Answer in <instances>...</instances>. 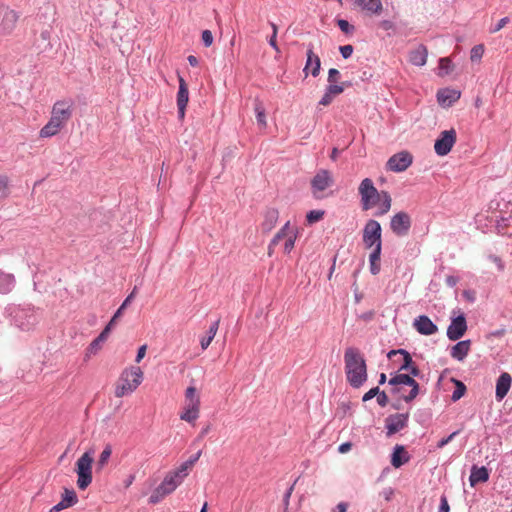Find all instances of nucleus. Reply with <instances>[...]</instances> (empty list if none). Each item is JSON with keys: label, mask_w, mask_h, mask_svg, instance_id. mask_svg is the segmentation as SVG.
I'll list each match as a JSON object with an SVG mask.
<instances>
[{"label": "nucleus", "mask_w": 512, "mask_h": 512, "mask_svg": "<svg viewBox=\"0 0 512 512\" xmlns=\"http://www.w3.org/2000/svg\"><path fill=\"white\" fill-rule=\"evenodd\" d=\"M460 98V93L455 90L442 89L437 92V100L441 105L450 106Z\"/></svg>", "instance_id": "nucleus-28"}, {"label": "nucleus", "mask_w": 512, "mask_h": 512, "mask_svg": "<svg viewBox=\"0 0 512 512\" xmlns=\"http://www.w3.org/2000/svg\"><path fill=\"white\" fill-rule=\"evenodd\" d=\"M457 134L455 129L444 130L440 133L434 144L435 153L438 156L447 155L456 143Z\"/></svg>", "instance_id": "nucleus-9"}, {"label": "nucleus", "mask_w": 512, "mask_h": 512, "mask_svg": "<svg viewBox=\"0 0 512 512\" xmlns=\"http://www.w3.org/2000/svg\"><path fill=\"white\" fill-rule=\"evenodd\" d=\"M414 383H416V381L414 380V378L408 374H397L395 376H393L390 380H389V384L392 385V386H398V385H407V386H411L413 385ZM393 393H399L400 392V389L395 387L393 390H392Z\"/></svg>", "instance_id": "nucleus-33"}, {"label": "nucleus", "mask_w": 512, "mask_h": 512, "mask_svg": "<svg viewBox=\"0 0 512 512\" xmlns=\"http://www.w3.org/2000/svg\"><path fill=\"white\" fill-rule=\"evenodd\" d=\"M459 430L457 431H454L453 433H451L449 436H447L446 438H443L441 439L438 443H437V448L441 449L443 448L444 446H446L448 443H450L458 434H459Z\"/></svg>", "instance_id": "nucleus-51"}, {"label": "nucleus", "mask_w": 512, "mask_h": 512, "mask_svg": "<svg viewBox=\"0 0 512 512\" xmlns=\"http://www.w3.org/2000/svg\"><path fill=\"white\" fill-rule=\"evenodd\" d=\"M455 390L453 391L451 395L452 401H458L460 398H462L466 392V386L458 380H455Z\"/></svg>", "instance_id": "nucleus-42"}, {"label": "nucleus", "mask_w": 512, "mask_h": 512, "mask_svg": "<svg viewBox=\"0 0 512 512\" xmlns=\"http://www.w3.org/2000/svg\"><path fill=\"white\" fill-rule=\"evenodd\" d=\"M332 183L333 180L328 170L322 169L318 171L311 181L314 195L318 197L316 193L324 191L326 188L330 187Z\"/></svg>", "instance_id": "nucleus-15"}, {"label": "nucleus", "mask_w": 512, "mask_h": 512, "mask_svg": "<svg viewBox=\"0 0 512 512\" xmlns=\"http://www.w3.org/2000/svg\"><path fill=\"white\" fill-rule=\"evenodd\" d=\"M15 287V277L13 274L0 270V293L8 294Z\"/></svg>", "instance_id": "nucleus-30"}, {"label": "nucleus", "mask_w": 512, "mask_h": 512, "mask_svg": "<svg viewBox=\"0 0 512 512\" xmlns=\"http://www.w3.org/2000/svg\"><path fill=\"white\" fill-rule=\"evenodd\" d=\"M471 347L470 340H463L457 342L454 346H452L450 355L452 358L458 361H463L468 355Z\"/></svg>", "instance_id": "nucleus-25"}, {"label": "nucleus", "mask_w": 512, "mask_h": 512, "mask_svg": "<svg viewBox=\"0 0 512 512\" xmlns=\"http://www.w3.org/2000/svg\"><path fill=\"white\" fill-rule=\"evenodd\" d=\"M189 471H182V464L174 471L169 472L163 481H168L167 486L170 490L174 491L184 480L186 476H188Z\"/></svg>", "instance_id": "nucleus-22"}, {"label": "nucleus", "mask_w": 512, "mask_h": 512, "mask_svg": "<svg viewBox=\"0 0 512 512\" xmlns=\"http://www.w3.org/2000/svg\"><path fill=\"white\" fill-rule=\"evenodd\" d=\"M394 494V490L390 487L388 488H385L381 493L380 495L386 500V501H391L392 499V496Z\"/></svg>", "instance_id": "nucleus-61"}, {"label": "nucleus", "mask_w": 512, "mask_h": 512, "mask_svg": "<svg viewBox=\"0 0 512 512\" xmlns=\"http://www.w3.org/2000/svg\"><path fill=\"white\" fill-rule=\"evenodd\" d=\"M189 101V91L185 80L179 76V89L177 93V107L178 116L183 119L185 116V109Z\"/></svg>", "instance_id": "nucleus-17"}, {"label": "nucleus", "mask_w": 512, "mask_h": 512, "mask_svg": "<svg viewBox=\"0 0 512 512\" xmlns=\"http://www.w3.org/2000/svg\"><path fill=\"white\" fill-rule=\"evenodd\" d=\"M256 119L259 125L265 127L266 126V116L265 110L261 103H256L255 105Z\"/></svg>", "instance_id": "nucleus-43"}, {"label": "nucleus", "mask_w": 512, "mask_h": 512, "mask_svg": "<svg viewBox=\"0 0 512 512\" xmlns=\"http://www.w3.org/2000/svg\"><path fill=\"white\" fill-rule=\"evenodd\" d=\"M489 479L488 469L484 466L478 467L473 465L471 467V473L469 476V483L472 487H475L478 483L487 482Z\"/></svg>", "instance_id": "nucleus-23"}, {"label": "nucleus", "mask_w": 512, "mask_h": 512, "mask_svg": "<svg viewBox=\"0 0 512 512\" xmlns=\"http://www.w3.org/2000/svg\"><path fill=\"white\" fill-rule=\"evenodd\" d=\"M63 127L50 118L48 123L40 130V136L43 138L56 135Z\"/></svg>", "instance_id": "nucleus-38"}, {"label": "nucleus", "mask_w": 512, "mask_h": 512, "mask_svg": "<svg viewBox=\"0 0 512 512\" xmlns=\"http://www.w3.org/2000/svg\"><path fill=\"white\" fill-rule=\"evenodd\" d=\"M450 507L445 495H442L440 498L439 512H449Z\"/></svg>", "instance_id": "nucleus-59"}, {"label": "nucleus", "mask_w": 512, "mask_h": 512, "mask_svg": "<svg viewBox=\"0 0 512 512\" xmlns=\"http://www.w3.org/2000/svg\"><path fill=\"white\" fill-rule=\"evenodd\" d=\"M379 387H373L368 392H366L363 397L362 401L366 402L371 400L372 398L376 397L377 394H379Z\"/></svg>", "instance_id": "nucleus-56"}, {"label": "nucleus", "mask_w": 512, "mask_h": 512, "mask_svg": "<svg viewBox=\"0 0 512 512\" xmlns=\"http://www.w3.org/2000/svg\"><path fill=\"white\" fill-rule=\"evenodd\" d=\"M412 155L402 151L391 156L387 161V169L393 172H403L412 164Z\"/></svg>", "instance_id": "nucleus-12"}, {"label": "nucleus", "mask_w": 512, "mask_h": 512, "mask_svg": "<svg viewBox=\"0 0 512 512\" xmlns=\"http://www.w3.org/2000/svg\"><path fill=\"white\" fill-rule=\"evenodd\" d=\"M361 197V207L364 211L370 210L379 205L375 216H383L391 209L392 198L387 191H378L370 178L361 181L358 188Z\"/></svg>", "instance_id": "nucleus-1"}, {"label": "nucleus", "mask_w": 512, "mask_h": 512, "mask_svg": "<svg viewBox=\"0 0 512 512\" xmlns=\"http://www.w3.org/2000/svg\"><path fill=\"white\" fill-rule=\"evenodd\" d=\"M344 363L348 383L353 388H360L367 380L366 361L360 350L348 347L344 353Z\"/></svg>", "instance_id": "nucleus-2"}, {"label": "nucleus", "mask_w": 512, "mask_h": 512, "mask_svg": "<svg viewBox=\"0 0 512 512\" xmlns=\"http://www.w3.org/2000/svg\"><path fill=\"white\" fill-rule=\"evenodd\" d=\"M510 22L509 17H504L498 21V23L490 28L491 33H496L500 31L506 24Z\"/></svg>", "instance_id": "nucleus-53"}, {"label": "nucleus", "mask_w": 512, "mask_h": 512, "mask_svg": "<svg viewBox=\"0 0 512 512\" xmlns=\"http://www.w3.org/2000/svg\"><path fill=\"white\" fill-rule=\"evenodd\" d=\"M291 233H295L294 231H292L290 229V222L287 221L285 223V225L275 234V236L273 237V239L271 240L270 244H269V255L272 254V251H273V248L283 239V238H288V236L291 234Z\"/></svg>", "instance_id": "nucleus-34"}, {"label": "nucleus", "mask_w": 512, "mask_h": 512, "mask_svg": "<svg viewBox=\"0 0 512 512\" xmlns=\"http://www.w3.org/2000/svg\"><path fill=\"white\" fill-rule=\"evenodd\" d=\"M112 328H113L112 323H108L106 325V327L98 335V337L95 338L90 343V345L87 349V352H86V357H90L91 355L96 354L100 350L102 343H104L107 340Z\"/></svg>", "instance_id": "nucleus-20"}, {"label": "nucleus", "mask_w": 512, "mask_h": 512, "mask_svg": "<svg viewBox=\"0 0 512 512\" xmlns=\"http://www.w3.org/2000/svg\"><path fill=\"white\" fill-rule=\"evenodd\" d=\"M63 127L50 118L48 123L40 130V136L43 138L56 135Z\"/></svg>", "instance_id": "nucleus-39"}, {"label": "nucleus", "mask_w": 512, "mask_h": 512, "mask_svg": "<svg viewBox=\"0 0 512 512\" xmlns=\"http://www.w3.org/2000/svg\"><path fill=\"white\" fill-rule=\"evenodd\" d=\"M202 451L199 450L196 454L192 455L187 461L182 463V471H189L192 466L199 460Z\"/></svg>", "instance_id": "nucleus-45"}, {"label": "nucleus", "mask_w": 512, "mask_h": 512, "mask_svg": "<svg viewBox=\"0 0 512 512\" xmlns=\"http://www.w3.org/2000/svg\"><path fill=\"white\" fill-rule=\"evenodd\" d=\"M410 460V456L408 455L405 447L402 445H396L393 449L391 455V465L394 468H400L402 465L407 463Z\"/></svg>", "instance_id": "nucleus-24"}, {"label": "nucleus", "mask_w": 512, "mask_h": 512, "mask_svg": "<svg viewBox=\"0 0 512 512\" xmlns=\"http://www.w3.org/2000/svg\"><path fill=\"white\" fill-rule=\"evenodd\" d=\"M348 508V504L345 502H340L337 504L335 512H346Z\"/></svg>", "instance_id": "nucleus-64"}, {"label": "nucleus", "mask_w": 512, "mask_h": 512, "mask_svg": "<svg viewBox=\"0 0 512 512\" xmlns=\"http://www.w3.org/2000/svg\"><path fill=\"white\" fill-rule=\"evenodd\" d=\"M467 331V321L464 314L451 319V323L447 328V337L451 341L459 340Z\"/></svg>", "instance_id": "nucleus-14"}, {"label": "nucleus", "mask_w": 512, "mask_h": 512, "mask_svg": "<svg viewBox=\"0 0 512 512\" xmlns=\"http://www.w3.org/2000/svg\"><path fill=\"white\" fill-rule=\"evenodd\" d=\"M112 454V448L110 445H106L103 451L101 452L99 459L97 461V466L99 468L104 467L107 463Z\"/></svg>", "instance_id": "nucleus-41"}, {"label": "nucleus", "mask_w": 512, "mask_h": 512, "mask_svg": "<svg viewBox=\"0 0 512 512\" xmlns=\"http://www.w3.org/2000/svg\"><path fill=\"white\" fill-rule=\"evenodd\" d=\"M411 390L408 395L404 396V400L406 402H410L413 399H415L419 393V384L416 382L413 385L410 386Z\"/></svg>", "instance_id": "nucleus-50"}, {"label": "nucleus", "mask_w": 512, "mask_h": 512, "mask_svg": "<svg viewBox=\"0 0 512 512\" xmlns=\"http://www.w3.org/2000/svg\"><path fill=\"white\" fill-rule=\"evenodd\" d=\"M439 68L448 74L451 71V60L449 58H441L439 60Z\"/></svg>", "instance_id": "nucleus-52"}, {"label": "nucleus", "mask_w": 512, "mask_h": 512, "mask_svg": "<svg viewBox=\"0 0 512 512\" xmlns=\"http://www.w3.org/2000/svg\"><path fill=\"white\" fill-rule=\"evenodd\" d=\"M168 481H162V483L152 492L149 497L150 504H157L160 502L166 495L172 493L173 491L167 486Z\"/></svg>", "instance_id": "nucleus-32"}, {"label": "nucleus", "mask_w": 512, "mask_h": 512, "mask_svg": "<svg viewBox=\"0 0 512 512\" xmlns=\"http://www.w3.org/2000/svg\"><path fill=\"white\" fill-rule=\"evenodd\" d=\"M219 323H220V320H216L214 321L208 331H207V336L203 337L201 340H200V344H201V348L203 350L207 349L209 347V345L211 344L212 340L214 339L217 331H218V328H219Z\"/></svg>", "instance_id": "nucleus-36"}, {"label": "nucleus", "mask_w": 512, "mask_h": 512, "mask_svg": "<svg viewBox=\"0 0 512 512\" xmlns=\"http://www.w3.org/2000/svg\"><path fill=\"white\" fill-rule=\"evenodd\" d=\"M413 326L418 333L425 336L433 335L438 331L437 325H435L426 315H420L415 318Z\"/></svg>", "instance_id": "nucleus-16"}, {"label": "nucleus", "mask_w": 512, "mask_h": 512, "mask_svg": "<svg viewBox=\"0 0 512 512\" xmlns=\"http://www.w3.org/2000/svg\"><path fill=\"white\" fill-rule=\"evenodd\" d=\"M351 84L350 82H341L339 84H328L326 87V90L332 95V96H338L341 93L344 92L346 87H349Z\"/></svg>", "instance_id": "nucleus-40"}, {"label": "nucleus", "mask_w": 512, "mask_h": 512, "mask_svg": "<svg viewBox=\"0 0 512 512\" xmlns=\"http://www.w3.org/2000/svg\"><path fill=\"white\" fill-rule=\"evenodd\" d=\"M295 240H296V233H291L288 238H286L285 240V243H284V252L285 253H290L292 251V249L294 248V245H295Z\"/></svg>", "instance_id": "nucleus-49"}, {"label": "nucleus", "mask_w": 512, "mask_h": 512, "mask_svg": "<svg viewBox=\"0 0 512 512\" xmlns=\"http://www.w3.org/2000/svg\"><path fill=\"white\" fill-rule=\"evenodd\" d=\"M334 99V96H332L326 89L322 96V98L319 101V105L322 106H328Z\"/></svg>", "instance_id": "nucleus-58"}, {"label": "nucleus", "mask_w": 512, "mask_h": 512, "mask_svg": "<svg viewBox=\"0 0 512 512\" xmlns=\"http://www.w3.org/2000/svg\"><path fill=\"white\" fill-rule=\"evenodd\" d=\"M489 260L492 261L496 266L497 268L502 271L504 269V264L501 260L500 257L496 256V255H489Z\"/></svg>", "instance_id": "nucleus-60"}, {"label": "nucleus", "mask_w": 512, "mask_h": 512, "mask_svg": "<svg viewBox=\"0 0 512 512\" xmlns=\"http://www.w3.org/2000/svg\"><path fill=\"white\" fill-rule=\"evenodd\" d=\"M78 501L76 492L73 489H65L62 500L54 505L49 512H60L63 509L73 506Z\"/></svg>", "instance_id": "nucleus-21"}, {"label": "nucleus", "mask_w": 512, "mask_h": 512, "mask_svg": "<svg viewBox=\"0 0 512 512\" xmlns=\"http://www.w3.org/2000/svg\"><path fill=\"white\" fill-rule=\"evenodd\" d=\"M379 25L386 31L392 30L394 28V23L390 20H382Z\"/></svg>", "instance_id": "nucleus-63"}, {"label": "nucleus", "mask_w": 512, "mask_h": 512, "mask_svg": "<svg viewBox=\"0 0 512 512\" xmlns=\"http://www.w3.org/2000/svg\"><path fill=\"white\" fill-rule=\"evenodd\" d=\"M362 240L367 249L382 247V228L377 220L369 219L366 222L363 228Z\"/></svg>", "instance_id": "nucleus-7"}, {"label": "nucleus", "mask_w": 512, "mask_h": 512, "mask_svg": "<svg viewBox=\"0 0 512 512\" xmlns=\"http://www.w3.org/2000/svg\"><path fill=\"white\" fill-rule=\"evenodd\" d=\"M137 291V287L135 286L132 292L126 297V299L123 301V303L120 305V307L117 309L109 323H112V326L114 327L117 320L122 316L124 310L127 308V306L133 301L135 298Z\"/></svg>", "instance_id": "nucleus-35"}, {"label": "nucleus", "mask_w": 512, "mask_h": 512, "mask_svg": "<svg viewBox=\"0 0 512 512\" xmlns=\"http://www.w3.org/2000/svg\"><path fill=\"white\" fill-rule=\"evenodd\" d=\"M411 225V217L404 211L396 213L390 220V228L392 232L399 237L408 235Z\"/></svg>", "instance_id": "nucleus-11"}, {"label": "nucleus", "mask_w": 512, "mask_h": 512, "mask_svg": "<svg viewBox=\"0 0 512 512\" xmlns=\"http://www.w3.org/2000/svg\"><path fill=\"white\" fill-rule=\"evenodd\" d=\"M339 50H340L342 57L344 59H348L352 55L354 49H353L352 45L348 44V45L340 46Z\"/></svg>", "instance_id": "nucleus-55"}, {"label": "nucleus", "mask_w": 512, "mask_h": 512, "mask_svg": "<svg viewBox=\"0 0 512 512\" xmlns=\"http://www.w3.org/2000/svg\"><path fill=\"white\" fill-rule=\"evenodd\" d=\"M146 350H147V346L146 345H142L139 347L138 351H137V355H136V358H135V361L137 363H139L145 356L146 354Z\"/></svg>", "instance_id": "nucleus-62"}, {"label": "nucleus", "mask_w": 512, "mask_h": 512, "mask_svg": "<svg viewBox=\"0 0 512 512\" xmlns=\"http://www.w3.org/2000/svg\"><path fill=\"white\" fill-rule=\"evenodd\" d=\"M143 372L139 367H130L122 372L120 383L115 390L116 397H123L124 395L133 392L142 382Z\"/></svg>", "instance_id": "nucleus-4"}, {"label": "nucleus", "mask_w": 512, "mask_h": 512, "mask_svg": "<svg viewBox=\"0 0 512 512\" xmlns=\"http://www.w3.org/2000/svg\"><path fill=\"white\" fill-rule=\"evenodd\" d=\"M202 41L206 47H209L213 43V35L210 30H204L202 32Z\"/></svg>", "instance_id": "nucleus-54"}, {"label": "nucleus", "mask_w": 512, "mask_h": 512, "mask_svg": "<svg viewBox=\"0 0 512 512\" xmlns=\"http://www.w3.org/2000/svg\"><path fill=\"white\" fill-rule=\"evenodd\" d=\"M428 51L424 45H419L409 54V61L415 66H424L427 62Z\"/></svg>", "instance_id": "nucleus-27"}, {"label": "nucleus", "mask_w": 512, "mask_h": 512, "mask_svg": "<svg viewBox=\"0 0 512 512\" xmlns=\"http://www.w3.org/2000/svg\"><path fill=\"white\" fill-rule=\"evenodd\" d=\"M19 19V14L4 4H0V34L10 35Z\"/></svg>", "instance_id": "nucleus-10"}, {"label": "nucleus", "mask_w": 512, "mask_h": 512, "mask_svg": "<svg viewBox=\"0 0 512 512\" xmlns=\"http://www.w3.org/2000/svg\"><path fill=\"white\" fill-rule=\"evenodd\" d=\"M199 411L200 397L196 393V388L189 386L185 391L183 412L180 414V419L188 423H193L198 419Z\"/></svg>", "instance_id": "nucleus-5"}, {"label": "nucleus", "mask_w": 512, "mask_h": 512, "mask_svg": "<svg viewBox=\"0 0 512 512\" xmlns=\"http://www.w3.org/2000/svg\"><path fill=\"white\" fill-rule=\"evenodd\" d=\"M72 114L73 102L71 100H59L54 103L50 118L64 127L72 117Z\"/></svg>", "instance_id": "nucleus-8"}, {"label": "nucleus", "mask_w": 512, "mask_h": 512, "mask_svg": "<svg viewBox=\"0 0 512 512\" xmlns=\"http://www.w3.org/2000/svg\"><path fill=\"white\" fill-rule=\"evenodd\" d=\"M340 78L341 74L339 70H337L336 68L329 69L327 78L328 84H339Z\"/></svg>", "instance_id": "nucleus-47"}, {"label": "nucleus", "mask_w": 512, "mask_h": 512, "mask_svg": "<svg viewBox=\"0 0 512 512\" xmlns=\"http://www.w3.org/2000/svg\"><path fill=\"white\" fill-rule=\"evenodd\" d=\"M372 249L369 255V270L372 275H377L381 270L380 260L382 247H374Z\"/></svg>", "instance_id": "nucleus-31"}, {"label": "nucleus", "mask_w": 512, "mask_h": 512, "mask_svg": "<svg viewBox=\"0 0 512 512\" xmlns=\"http://www.w3.org/2000/svg\"><path fill=\"white\" fill-rule=\"evenodd\" d=\"M279 217L278 210L269 208L264 213V220L262 222V230L264 232H270L276 225Z\"/></svg>", "instance_id": "nucleus-29"}, {"label": "nucleus", "mask_w": 512, "mask_h": 512, "mask_svg": "<svg viewBox=\"0 0 512 512\" xmlns=\"http://www.w3.org/2000/svg\"><path fill=\"white\" fill-rule=\"evenodd\" d=\"M11 322L22 331H31L39 323L41 314L30 304L18 305L10 309Z\"/></svg>", "instance_id": "nucleus-3"}, {"label": "nucleus", "mask_w": 512, "mask_h": 512, "mask_svg": "<svg viewBox=\"0 0 512 512\" xmlns=\"http://www.w3.org/2000/svg\"><path fill=\"white\" fill-rule=\"evenodd\" d=\"M306 56H307V59H306V64L303 69V72L306 75H308V71L311 68V75L313 77H317L320 73L321 60H320V57L314 53L312 44H310L308 46Z\"/></svg>", "instance_id": "nucleus-18"}, {"label": "nucleus", "mask_w": 512, "mask_h": 512, "mask_svg": "<svg viewBox=\"0 0 512 512\" xmlns=\"http://www.w3.org/2000/svg\"><path fill=\"white\" fill-rule=\"evenodd\" d=\"M512 384V377L509 373L503 372L497 379L495 396L501 401L509 392Z\"/></svg>", "instance_id": "nucleus-19"}, {"label": "nucleus", "mask_w": 512, "mask_h": 512, "mask_svg": "<svg viewBox=\"0 0 512 512\" xmlns=\"http://www.w3.org/2000/svg\"><path fill=\"white\" fill-rule=\"evenodd\" d=\"M408 424V414L407 413H397L392 414L386 417L385 419V428L387 430L386 435L392 436L402 429H404Z\"/></svg>", "instance_id": "nucleus-13"}, {"label": "nucleus", "mask_w": 512, "mask_h": 512, "mask_svg": "<svg viewBox=\"0 0 512 512\" xmlns=\"http://www.w3.org/2000/svg\"><path fill=\"white\" fill-rule=\"evenodd\" d=\"M376 400L379 406L385 407L388 403V396L384 391L379 390V394L376 395Z\"/></svg>", "instance_id": "nucleus-57"}, {"label": "nucleus", "mask_w": 512, "mask_h": 512, "mask_svg": "<svg viewBox=\"0 0 512 512\" xmlns=\"http://www.w3.org/2000/svg\"><path fill=\"white\" fill-rule=\"evenodd\" d=\"M337 25L340 28V30L345 34H352L355 30V27L345 19H338Z\"/></svg>", "instance_id": "nucleus-46"}, {"label": "nucleus", "mask_w": 512, "mask_h": 512, "mask_svg": "<svg viewBox=\"0 0 512 512\" xmlns=\"http://www.w3.org/2000/svg\"><path fill=\"white\" fill-rule=\"evenodd\" d=\"M483 53H484V47L483 45H476L474 46L472 49H471V55H470V58H471V61H478L482 58L483 56Z\"/></svg>", "instance_id": "nucleus-48"}, {"label": "nucleus", "mask_w": 512, "mask_h": 512, "mask_svg": "<svg viewBox=\"0 0 512 512\" xmlns=\"http://www.w3.org/2000/svg\"><path fill=\"white\" fill-rule=\"evenodd\" d=\"M324 216V211L322 210H311L306 215V220L309 224H313L321 220Z\"/></svg>", "instance_id": "nucleus-44"}, {"label": "nucleus", "mask_w": 512, "mask_h": 512, "mask_svg": "<svg viewBox=\"0 0 512 512\" xmlns=\"http://www.w3.org/2000/svg\"><path fill=\"white\" fill-rule=\"evenodd\" d=\"M397 354H401L403 356V363L399 367V370H408L414 364L410 353L404 349L391 350L387 356L388 358H392V356Z\"/></svg>", "instance_id": "nucleus-37"}, {"label": "nucleus", "mask_w": 512, "mask_h": 512, "mask_svg": "<svg viewBox=\"0 0 512 512\" xmlns=\"http://www.w3.org/2000/svg\"><path fill=\"white\" fill-rule=\"evenodd\" d=\"M357 5L362 10L366 11L370 15H380L383 11V5L381 0H355Z\"/></svg>", "instance_id": "nucleus-26"}, {"label": "nucleus", "mask_w": 512, "mask_h": 512, "mask_svg": "<svg viewBox=\"0 0 512 512\" xmlns=\"http://www.w3.org/2000/svg\"><path fill=\"white\" fill-rule=\"evenodd\" d=\"M93 453L85 452L76 462V473L78 475L77 486L79 489H86L92 482Z\"/></svg>", "instance_id": "nucleus-6"}]
</instances>
